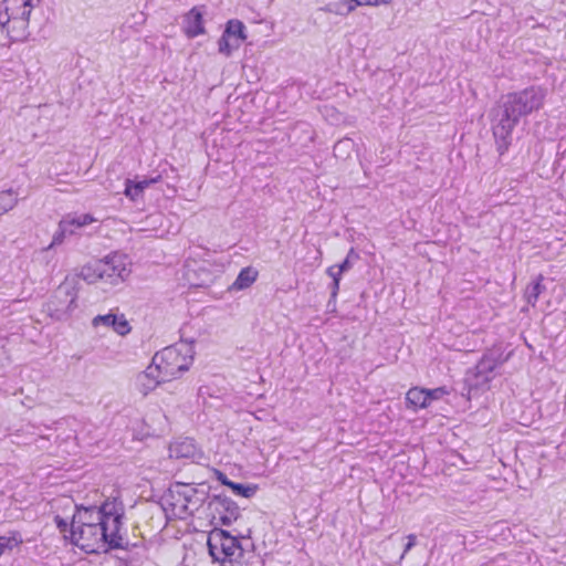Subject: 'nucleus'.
<instances>
[{
	"instance_id": "2",
	"label": "nucleus",
	"mask_w": 566,
	"mask_h": 566,
	"mask_svg": "<svg viewBox=\"0 0 566 566\" xmlns=\"http://www.w3.org/2000/svg\"><path fill=\"white\" fill-rule=\"evenodd\" d=\"M206 493L190 484H177L163 497V509L168 517L185 520L205 502Z\"/></svg>"
},
{
	"instance_id": "20",
	"label": "nucleus",
	"mask_w": 566,
	"mask_h": 566,
	"mask_svg": "<svg viewBox=\"0 0 566 566\" xmlns=\"http://www.w3.org/2000/svg\"><path fill=\"white\" fill-rule=\"evenodd\" d=\"M22 543V538L19 533H10L8 535L0 536V556L12 552Z\"/></svg>"
},
{
	"instance_id": "23",
	"label": "nucleus",
	"mask_w": 566,
	"mask_h": 566,
	"mask_svg": "<svg viewBox=\"0 0 566 566\" xmlns=\"http://www.w3.org/2000/svg\"><path fill=\"white\" fill-rule=\"evenodd\" d=\"M240 46L241 45L238 43V40H233L224 33H222L218 41V50L226 56H230L232 52L238 50Z\"/></svg>"
},
{
	"instance_id": "8",
	"label": "nucleus",
	"mask_w": 566,
	"mask_h": 566,
	"mask_svg": "<svg viewBox=\"0 0 566 566\" xmlns=\"http://www.w3.org/2000/svg\"><path fill=\"white\" fill-rule=\"evenodd\" d=\"M518 122L520 119L502 104L495 109L492 129L500 154L507 149L512 132Z\"/></svg>"
},
{
	"instance_id": "22",
	"label": "nucleus",
	"mask_w": 566,
	"mask_h": 566,
	"mask_svg": "<svg viewBox=\"0 0 566 566\" xmlns=\"http://www.w3.org/2000/svg\"><path fill=\"white\" fill-rule=\"evenodd\" d=\"M496 360L490 356H484L476 365V373L479 376H483V380H489V374L493 373L496 368Z\"/></svg>"
},
{
	"instance_id": "9",
	"label": "nucleus",
	"mask_w": 566,
	"mask_h": 566,
	"mask_svg": "<svg viewBox=\"0 0 566 566\" xmlns=\"http://www.w3.org/2000/svg\"><path fill=\"white\" fill-rule=\"evenodd\" d=\"M99 261L104 271V282L111 285L123 282L132 272V262L125 254L113 253Z\"/></svg>"
},
{
	"instance_id": "37",
	"label": "nucleus",
	"mask_w": 566,
	"mask_h": 566,
	"mask_svg": "<svg viewBox=\"0 0 566 566\" xmlns=\"http://www.w3.org/2000/svg\"><path fill=\"white\" fill-rule=\"evenodd\" d=\"M394 0H374L373 7L389 6Z\"/></svg>"
},
{
	"instance_id": "18",
	"label": "nucleus",
	"mask_w": 566,
	"mask_h": 566,
	"mask_svg": "<svg viewBox=\"0 0 566 566\" xmlns=\"http://www.w3.org/2000/svg\"><path fill=\"white\" fill-rule=\"evenodd\" d=\"M18 201L19 197L14 190L0 191V216L12 210L18 205Z\"/></svg>"
},
{
	"instance_id": "5",
	"label": "nucleus",
	"mask_w": 566,
	"mask_h": 566,
	"mask_svg": "<svg viewBox=\"0 0 566 566\" xmlns=\"http://www.w3.org/2000/svg\"><path fill=\"white\" fill-rule=\"evenodd\" d=\"M77 297L75 285L65 280L45 303L44 312L54 321L65 322L77 308Z\"/></svg>"
},
{
	"instance_id": "28",
	"label": "nucleus",
	"mask_w": 566,
	"mask_h": 566,
	"mask_svg": "<svg viewBox=\"0 0 566 566\" xmlns=\"http://www.w3.org/2000/svg\"><path fill=\"white\" fill-rule=\"evenodd\" d=\"M447 395H449V390L447 387H438L433 389H427V399L429 406L432 401L443 399Z\"/></svg>"
},
{
	"instance_id": "33",
	"label": "nucleus",
	"mask_w": 566,
	"mask_h": 566,
	"mask_svg": "<svg viewBox=\"0 0 566 566\" xmlns=\"http://www.w3.org/2000/svg\"><path fill=\"white\" fill-rule=\"evenodd\" d=\"M55 523H56L57 527L60 528V531H61L62 533H65V532L67 531V526H69V524H67V522H66L65 520H63L62 517L56 516V517H55Z\"/></svg>"
},
{
	"instance_id": "7",
	"label": "nucleus",
	"mask_w": 566,
	"mask_h": 566,
	"mask_svg": "<svg viewBox=\"0 0 566 566\" xmlns=\"http://www.w3.org/2000/svg\"><path fill=\"white\" fill-rule=\"evenodd\" d=\"M207 544L213 560L220 563L234 562L243 553L238 538L220 528L210 532Z\"/></svg>"
},
{
	"instance_id": "19",
	"label": "nucleus",
	"mask_w": 566,
	"mask_h": 566,
	"mask_svg": "<svg viewBox=\"0 0 566 566\" xmlns=\"http://www.w3.org/2000/svg\"><path fill=\"white\" fill-rule=\"evenodd\" d=\"M326 13H334L337 15H347L355 10V4L348 3L346 0L338 2H331L319 9Z\"/></svg>"
},
{
	"instance_id": "21",
	"label": "nucleus",
	"mask_w": 566,
	"mask_h": 566,
	"mask_svg": "<svg viewBox=\"0 0 566 566\" xmlns=\"http://www.w3.org/2000/svg\"><path fill=\"white\" fill-rule=\"evenodd\" d=\"M73 233H74L73 229H66L65 223H62L60 221L57 224V229L52 237L51 243L46 248H44L43 251H49V250L53 249L54 247L61 245L64 242V239L67 235H72Z\"/></svg>"
},
{
	"instance_id": "25",
	"label": "nucleus",
	"mask_w": 566,
	"mask_h": 566,
	"mask_svg": "<svg viewBox=\"0 0 566 566\" xmlns=\"http://www.w3.org/2000/svg\"><path fill=\"white\" fill-rule=\"evenodd\" d=\"M124 193L127 198H129L132 201H137L143 197L144 190L142 186L136 184L135 181L127 179L125 182V190Z\"/></svg>"
},
{
	"instance_id": "15",
	"label": "nucleus",
	"mask_w": 566,
	"mask_h": 566,
	"mask_svg": "<svg viewBox=\"0 0 566 566\" xmlns=\"http://www.w3.org/2000/svg\"><path fill=\"white\" fill-rule=\"evenodd\" d=\"M78 276L81 279H83L85 282H87L88 284H94L99 281L104 282V271H103V268L101 266V261L84 265L81 269Z\"/></svg>"
},
{
	"instance_id": "24",
	"label": "nucleus",
	"mask_w": 566,
	"mask_h": 566,
	"mask_svg": "<svg viewBox=\"0 0 566 566\" xmlns=\"http://www.w3.org/2000/svg\"><path fill=\"white\" fill-rule=\"evenodd\" d=\"M542 293L541 277L528 284L525 289L524 296L526 302L531 305H535L539 294Z\"/></svg>"
},
{
	"instance_id": "3",
	"label": "nucleus",
	"mask_w": 566,
	"mask_h": 566,
	"mask_svg": "<svg viewBox=\"0 0 566 566\" xmlns=\"http://www.w3.org/2000/svg\"><path fill=\"white\" fill-rule=\"evenodd\" d=\"M38 6L24 0H3L0 9V27L12 41H22L29 35L30 14Z\"/></svg>"
},
{
	"instance_id": "16",
	"label": "nucleus",
	"mask_w": 566,
	"mask_h": 566,
	"mask_svg": "<svg viewBox=\"0 0 566 566\" xmlns=\"http://www.w3.org/2000/svg\"><path fill=\"white\" fill-rule=\"evenodd\" d=\"M258 277V271L253 268H244L240 271L235 281L232 284V289L237 291H241L250 287Z\"/></svg>"
},
{
	"instance_id": "30",
	"label": "nucleus",
	"mask_w": 566,
	"mask_h": 566,
	"mask_svg": "<svg viewBox=\"0 0 566 566\" xmlns=\"http://www.w3.org/2000/svg\"><path fill=\"white\" fill-rule=\"evenodd\" d=\"M62 223H65V228L66 229H73L74 231L77 228V217L76 214H66L65 217H63L61 220H60Z\"/></svg>"
},
{
	"instance_id": "31",
	"label": "nucleus",
	"mask_w": 566,
	"mask_h": 566,
	"mask_svg": "<svg viewBox=\"0 0 566 566\" xmlns=\"http://www.w3.org/2000/svg\"><path fill=\"white\" fill-rule=\"evenodd\" d=\"M228 513L229 515L221 517L224 524H230L232 520H237L238 516V507L233 504H228Z\"/></svg>"
},
{
	"instance_id": "32",
	"label": "nucleus",
	"mask_w": 566,
	"mask_h": 566,
	"mask_svg": "<svg viewBox=\"0 0 566 566\" xmlns=\"http://www.w3.org/2000/svg\"><path fill=\"white\" fill-rule=\"evenodd\" d=\"M408 543L405 546L403 553L400 556V559H403L406 554L416 545V535L410 534L408 535Z\"/></svg>"
},
{
	"instance_id": "14",
	"label": "nucleus",
	"mask_w": 566,
	"mask_h": 566,
	"mask_svg": "<svg viewBox=\"0 0 566 566\" xmlns=\"http://www.w3.org/2000/svg\"><path fill=\"white\" fill-rule=\"evenodd\" d=\"M407 407L413 410L429 407L427 399V389L420 387L410 388L406 395Z\"/></svg>"
},
{
	"instance_id": "6",
	"label": "nucleus",
	"mask_w": 566,
	"mask_h": 566,
	"mask_svg": "<svg viewBox=\"0 0 566 566\" xmlns=\"http://www.w3.org/2000/svg\"><path fill=\"white\" fill-rule=\"evenodd\" d=\"M544 101V91L539 87H528L520 92L507 94L502 99L511 114L518 119L539 109Z\"/></svg>"
},
{
	"instance_id": "13",
	"label": "nucleus",
	"mask_w": 566,
	"mask_h": 566,
	"mask_svg": "<svg viewBox=\"0 0 566 566\" xmlns=\"http://www.w3.org/2000/svg\"><path fill=\"white\" fill-rule=\"evenodd\" d=\"M184 31L188 38H195L205 33L202 13L197 9H191L185 17Z\"/></svg>"
},
{
	"instance_id": "36",
	"label": "nucleus",
	"mask_w": 566,
	"mask_h": 566,
	"mask_svg": "<svg viewBox=\"0 0 566 566\" xmlns=\"http://www.w3.org/2000/svg\"><path fill=\"white\" fill-rule=\"evenodd\" d=\"M219 481L223 484L230 488V484H233L232 481H230L223 473H219Z\"/></svg>"
},
{
	"instance_id": "38",
	"label": "nucleus",
	"mask_w": 566,
	"mask_h": 566,
	"mask_svg": "<svg viewBox=\"0 0 566 566\" xmlns=\"http://www.w3.org/2000/svg\"><path fill=\"white\" fill-rule=\"evenodd\" d=\"M346 258H348V260L352 262V259H357L358 255L355 253L354 249H350Z\"/></svg>"
},
{
	"instance_id": "4",
	"label": "nucleus",
	"mask_w": 566,
	"mask_h": 566,
	"mask_svg": "<svg viewBox=\"0 0 566 566\" xmlns=\"http://www.w3.org/2000/svg\"><path fill=\"white\" fill-rule=\"evenodd\" d=\"M193 346L188 342H179L157 352L153 360L168 381L187 371L193 360Z\"/></svg>"
},
{
	"instance_id": "17",
	"label": "nucleus",
	"mask_w": 566,
	"mask_h": 566,
	"mask_svg": "<svg viewBox=\"0 0 566 566\" xmlns=\"http://www.w3.org/2000/svg\"><path fill=\"white\" fill-rule=\"evenodd\" d=\"M223 33L233 40H238L240 45L247 39L245 25L240 20H230Z\"/></svg>"
},
{
	"instance_id": "26",
	"label": "nucleus",
	"mask_w": 566,
	"mask_h": 566,
	"mask_svg": "<svg viewBox=\"0 0 566 566\" xmlns=\"http://www.w3.org/2000/svg\"><path fill=\"white\" fill-rule=\"evenodd\" d=\"M327 274L333 279V284L331 286V295L332 297H336L339 291V282L343 275V272L335 265L329 266L327 269Z\"/></svg>"
},
{
	"instance_id": "29",
	"label": "nucleus",
	"mask_w": 566,
	"mask_h": 566,
	"mask_svg": "<svg viewBox=\"0 0 566 566\" xmlns=\"http://www.w3.org/2000/svg\"><path fill=\"white\" fill-rule=\"evenodd\" d=\"M77 217V228H82L95 222V218L90 213L76 214Z\"/></svg>"
},
{
	"instance_id": "34",
	"label": "nucleus",
	"mask_w": 566,
	"mask_h": 566,
	"mask_svg": "<svg viewBox=\"0 0 566 566\" xmlns=\"http://www.w3.org/2000/svg\"><path fill=\"white\" fill-rule=\"evenodd\" d=\"M159 179V177L157 178H151V179H144L142 181H137L136 184H138L139 186H142L143 190H145L147 187H149L150 185L157 182Z\"/></svg>"
},
{
	"instance_id": "1",
	"label": "nucleus",
	"mask_w": 566,
	"mask_h": 566,
	"mask_svg": "<svg viewBox=\"0 0 566 566\" xmlns=\"http://www.w3.org/2000/svg\"><path fill=\"white\" fill-rule=\"evenodd\" d=\"M123 516V504L116 499L107 500L101 506H76L70 525V539L86 553L120 547Z\"/></svg>"
},
{
	"instance_id": "35",
	"label": "nucleus",
	"mask_w": 566,
	"mask_h": 566,
	"mask_svg": "<svg viewBox=\"0 0 566 566\" xmlns=\"http://www.w3.org/2000/svg\"><path fill=\"white\" fill-rule=\"evenodd\" d=\"M343 273L352 268V262L346 258L340 264L336 265Z\"/></svg>"
},
{
	"instance_id": "27",
	"label": "nucleus",
	"mask_w": 566,
	"mask_h": 566,
	"mask_svg": "<svg viewBox=\"0 0 566 566\" xmlns=\"http://www.w3.org/2000/svg\"><path fill=\"white\" fill-rule=\"evenodd\" d=\"M230 489L237 494L245 499L252 497L256 493V485H244L233 482L230 484Z\"/></svg>"
},
{
	"instance_id": "10",
	"label": "nucleus",
	"mask_w": 566,
	"mask_h": 566,
	"mask_svg": "<svg viewBox=\"0 0 566 566\" xmlns=\"http://www.w3.org/2000/svg\"><path fill=\"white\" fill-rule=\"evenodd\" d=\"M168 381L164 378L163 373L159 367L154 363L147 366V368L139 373L135 378V389L143 395L144 397L148 396L151 391H154L159 385Z\"/></svg>"
},
{
	"instance_id": "12",
	"label": "nucleus",
	"mask_w": 566,
	"mask_h": 566,
	"mask_svg": "<svg viewBox=\"0 0 566 566\" xmlns=\"http://www.w3.org/2000/svg\"><path fill=\"white\" fill-rule=\"evenodd\" d=\"M169 457L174 459H188L195 461L201 458V453L192 439L185 438L170 443Z\"/></svg>"
},
{
	"instance_id": "11",
	"label": "nucleus",
	"mask_w": 566,
	"mask_h": 566,
	"mask_svg": "<svg viewBox=\"0 0 566 566\" xmlns=\"http://www.w3.org/2000/svg\"><path fill=\"white\" fill-rule=\"evenodd\" d=\"M92 326L95 328L99 326L112 328L116 334L120 336H126L132 331L129 322L127 321L125 315L122 313L118 314L114 312L95 316L92 319Z\"/></svg>"
}]
</instances>
